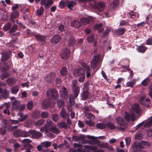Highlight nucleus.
Here are the masks:
<instances>
[{
  "label": "nucleus",
  "instance_id": "1",
  "mask_svg": "<svg viewBox=\"0 0 152 152\" xmlns=\"http://www.w3.org/2000/svg\"><path fill=\"white\" fill-rule=\"evenodd\" d=\"M82 1L86 2L89 1L90 6L94 9L99 10L100 8H103L105 7L104 3L103 2H97L95 0H80Z\"/></svg>",
  "mask_w": 152,
  "mask_h": 152
},
{
  "label": "nucleus",
  "instance_id": "2",
  "mask_svg": "<svg viewBox=\"0 0 152 152\" xmlns=\"http://www.w3.org/2000/svg\"><path fill=\"white\" fill-rule=\"evenodd\" d=\"M11 110H17L20 111H23L25 107L23 104H20L18 101L15 100L12 103Z\"/></svg>",
  "mask_w": 152,
  "mask_h": 152
},
{
  "label": "nucleus",
  "instance_id": "3",
  "mask_svg": "<svg viewBox=\"0 0 152 152\" xmlns=\"http://www.w3.org/2000/svg\"><path fill=\"white\" fill-rule=\"evenodd\" d=\"M11 51L8 49L3 50L1 53V60L2 61L8 60L11 56Z\"/></svg>",
  "mask_w": 152,
  "mask_h": 152
},
{
  "label": "nucleus",
  "instance_id": "4",
  "mask_svg": "<svg viewBox=\"0 0 152 152\" xmlns=\"http://www.w3.org/2000/svg\"><path fill=\"white\" fill-rule=\"evenodd\" d=\"M77 80H74L72 81V89L74 93H75V96L74 98H76L79 92V88L77 86Z\"/></svg>",
  "mask_w": 152,
  "mask_h": 152
},
{
  "label": "nucleus",
  "instance_id": "5",
  "mask_svg": "<svg viewBox=\"0 0 152 152\" xmlns=\"http://www.w3.org/2000/svg\"><path fill=\"white\" fill-rule=\"evenodd\" d=\"M130 111L131 113L134 114V115L136 117V115L140 114L141 112V109L139 104H136L133 105Z\"/></svg>",
  "mask_w": 152,
  "mask_h": 152
},
{
  "label": "nucleus",
  "instance_id": "6",
  "mask_svg": "<svg viewBox=\"0 0 152 152\" xmlns=\"http://www.w3.org/2000/svg\"><path fill=\"white\" fill-rule=\"evenodd\" d=\"M100 56L99 55H95L91 62V67L95 69L96 67L98 64L100 58Z\"/></svg>",
  "mask_w": 152,
  "mask_h": 152
},
{
  "label": "nucleus",
  "instance_id": "7",
  "mask_svg": "<svg viewBox=\"0 0 152 152\" xmlns=\"http://www.w3.org/2000/svg\"><path fill=\"white\" fill-rule=\"evenodd\" d=\"M136 117L134 115V114H132L130 113H129L127 112L125 113L124 115V118L125 120L127 121H129L130 120L132 121H133L135 119Z\"/></svg>",
  "mask_w": 152,
  "mask_h": 152
},
{
  "label": "nucleus",
  "instance_id": "8",
  "mask_svg": "<svg viewBox=\"0 0 152 152\" xmlns=\"http://www.w3.org/2000/svg\"><path fill=\"white\" fill-rule=\"evenodd\" d=\"M60 96L63 99H66L68 98V94L66 88L64 86L62 87L61 90L60 91Z\"/></svg>",
  "mask_w": 152,
  "mask_h": 152
},
{
  "label": "nucleus",
  "instance_id": "9",
  "mask_svg": "<svg viewBox=\"0 0 152 152\" xmlns=\"http://www.w3.org/2000/svg\"><path fill=\"white\" fill-rule=\"evenodd\" d=\"M40 4L42 5H45V7L47 8L49 7L53 4V1L52 0H41Z\"/></svg>",
  "mask_w": 152,
  "mask_h": 152
},
{
  "label": "nucleus",
  "instance_id": "10",
  "mask_svg": "<svg viewBox=\"0 0 152 152\" xmlns=\"http://www.w3.org/2000/svg\"><path fill=\"white\" fill-rule=\"evenodd\" d=\"M69 55V51L67 49L63 50L61 54V58L63 59H66L68 58Z\"/></svg>",
  "mask_w": 152,
  "mask_h": 152
},
{
  "label": "nucleus",
  "instance_id": "11",
  "mask_svg": "<svg viewBox=\"0 0 152 152\" xmlns=\"http://www.w3.org/2000/svg\"><path fill=\"white\" fill-rule=\"evenodd\" d=\"M55 75L54 73H51L46 76L45 78V80L48 82H51L54 79Z\"/></svg>",
  "mask_w": 152,
  "mask_h": 152
},
{
  "label": "nucleus",
  "instance_id": "12",
  "mask_svg": "<svg viewBox=\"0 0 152 152\" xmlns=\"http://www.w3.org/2000/svg\"><path fill=\"white\" fill-rule=\"evenodd\" d=\"M32 132L31 133V137L33 138L38 139L41 135V134L39 132H37L35 130H31Z\"/></svg>",
  "mask_w": 152,
  "mask_h": 152
},
{
  "label": "nucleus",
  "instance_id": "13",
  "mask_svg": "<svg viewBox=\"0 0 152 152\" xmlns=\"http://www.w3.org/2000/svg\"><path fill=\"white\" fill-rule=\"evenodd\" d=\"M115 121L120 126H123L125 125V122L123 118L119 116L115 118Z\"/></svg>",
  "mask_w": 152,
  "mask_h": 152
},
{
  "label": "nucleus",
  "instance_id": "14",
  "mask_svg": "<svg viewBox=\"0 0 152 152\" xmlns=\"http://www.w3.org/2000/svg\"><path fill=\"white\" fill-rule=\"evenodd\" d=\"M50 92L51 95L54 99H57L58 97L57 91L55 89L48 90L47 92Z\"/></svg>",
  "mask_w": 152,
  "mask_h": 152
},
{
  "label": "nucleus",
  "instance_id": "15",
  "mask_svg": "<svg viewBox=\"0 0 152 152\" xmlns=\"http://www.w3.org/2000/svg\"><path fill=\"white\" fill-rule=\"evenodd\" d=\"M132 148L134 150L137 151H140L142 148L140 144L137 142H134L133 143Z\"/></svg>",
  "mask_w": 152,
  "mask_h": 152
},
{
  "label": "nucleus",
  "instance_id": "16",
  "mask_svg": "<svg viewBox=\"0 0 152 152\" xmlns=\"http://www.w3.org/2000/svg\"><path fill=\"white\" fill-rule=\"evenodd\" d=\"M119 4V1L118 0H115L113 3L110 4L109 6V7L110 9H114L116 8Z\"/></svg>",
  "mask_w": 152,
  "mask_h": 152
},
{
  "label": "nucleus",
  "instance_id": "17",
  "mask_svg": "<svg viewBox=\"0 0 152 152\" xmlns=\"http://www.w3.org/2000/svg\"><path fill=\"white\" fill-rule=\"evenodd\" d=\"M60 116L63 118H67L68 117L69 115L66 111V109L63 108L61 109L60 113Z\"/></svg>",
  "mask_w": 152,
  "mask_h": 152
},
{
  "label": "nucleus",
  "instance_id": "18",
  "mask_svg": "<svg viewBox=\"0 0 152 152\" xmlns=\"http://www.w3.org/2000/svg\"><path fill=\"white\" fill-rule=\"evenodd\" d=\"M61 39L60 36L55 35L51 38V42L53 44L59 42Z\"/></svg>",
  "mask_w": 152,
  "mask_h": 152
},
{
  "label": "nucleus",
  "instance_id": "19",
  "mask_svg": "<svg viewBox=\"0 0 152 152\" xmlns=\"http://www.w3.org/2000/svg\"><path fill=\"white\" fill-rule=\"evenodd\" d=\"M6 125H8L9 126H10L12 124H16L18 123L19 121L14 120H10L7 122H4Z\"/></svg>",
  "mask_w": 152,
  "mask_h": 152
},
{
  "label": "nucleus",
  "instance_id": "20",
  "mask_svg": "<svg viewBox=\"0 0 152 152\" xmlns=\"http://www.w3.org/2000/svg\"><path fill=\"white\" fill-rule=\"evenodd\" d=\"M16 80L14 78H9L7 80V82L8 85L12 86L16 82Z\"/></svg>",
  "mask_w": 152,
  "mask_h": 152
},
{
  "label": "nucleus",
  "instance_id": "21",
  "mask_svg": "<svg viewBox=\"0 0 152 152\" xmlns=\"http://www.w3.org/2000/svg\"><path fill=\"white\" fill-rule=\"evenodd\" d=\"M76 74L79 76H81L85 75L84 69L83 68H79L76 71Z\"/></svg>",
  "mask_w": 152,
  "mask_h": 152
},
{
  "label": "nucleus",
  "instance_id": "22",
  "mask_svg": "<svg viewBox=\"0 0 152 152\" xmlns=\"http://www.w3.org/2000/svg\"><path fill=\"white\" fill-rule=\"evenodd\" d=\"M32 132L31 130L28 132L24 131L22 130L21 137H26L28 136L31 137V133Z\"/></svg>",
  "mask_w": 152,
  "mask_h": 152
},
{
  "label": "nucleus",
  "instance_id": "23",
  "mask_svg": "<svg viewBox=\"0 0 152 152\" xmlns=\"http://www.w3.org/2000/svg\"><path fill=\"white\" fill-rule=\"evenodd\" d=\"M42 148H49L51 144V143L49 141H44L41 143Z\"/></svg>",
  "mask_w": 152,
  "mask_h": 152
},
{
  "label": "nucleus",
  "instance_id": "24",
  "mask_svg": "<svg viewBox=\"0 0 152 152\" xmlns=\"http://www.w3.org/2000/svg\"><path fill=\"white\" fill-rule=\"evenodd\" d=\"M2 95L5 99L8 98L9 95V91L6 89H4L2 91Z\"/></svg>",
  "mask_w": 152,
  "mask_h": 152
},
{
  "label": "nucleus",
  "instance_id": "25",
  "mask_svg": "<svg viewBox=\"0 0 152 152\" xmlns=\"http://www.w3.org/2000/svg\"><path fill=\"white\" fill-rule=\"evenodd\" d=\"M71 25L72 26L75 28H78L81 25V24L79 22L76 20H74L72 21L71 23Z\"/></svg>",
  "mask_w": 152,
  "mask_h": 152
},
{
  "label": "nucleus",
  "instance_id": "26",
  "mask_svg": "<svg viewBox=\"0 0 152 152\" xmlns=\"http://www.w3.org/2000/svg\"><path fill=\"white\" fill-rule=\"evenodd\" d=\"M34 36L36 39L37 41H39L41 42L44 41L45 39V37L44 36H41L39 35H34Z\"/></svg>",
  "mask_w": 152,
  "mask_h": 152
},
{
  "label": "nucleus",
  "instance_id": "27",
  "mask_svg": "<svg viewBox=\"0 0 152 152\" xmlns=\"http://www.w3.org/2000/svg\"><path fill=\"white\" fill-rule=\"evenodd\" d=\"M44 11V9L41 6L40 9H38L36 12V15L38 16H40L43 15Z\"/></svg>",
  "mask_w": 152,
  "mask_h": 152
},
{
  "label": "nucleus",
  "instance_id": "28",
  "mask_svg": "<svg viewBox=\"0 0 152 152\" xmlns=\"http://www.w3.org/2000/svg\"><path fill=\"white\" fill-rule=\"evenodd\" d=\"M50 130L51 132L56 134H57L59 132L58 129L56 127L53 126L50 128Z\"/></svg>",
  "mask_w": 152,
  "mask_h": 152
},
{
  "label": "nucleus",
  "instance_id": "29",
  "mask_svg": "<svg viewBox=\"0 0 152 152\" xmlns=\"http://www.w3.org/2000/svg\"><path fill=\"white\" fill-rule=\"evenodd\" d=\"M135 80L133 79L131 81L127 82L126 83V86L129 87H133L135 85Z\"/></svg>",
  "mask_w": 152,
  "mask_h": 152
},
{
  "label": "nucleus",
  "instance_id": "30",
  "mask_svg": "<svg viewBox=\"0 0 152 152\" xmlns=\"http://www.w3.org/2000/svg\"><path fill=\"white\" fill-rule=\"evenodd\" d=\"M85 147H86V148H89L90 149H91L93 150H95V151H94V152H102L103 151V150L102 149H98L96 150L97 148L95 146L91 147L87 145H86Z\"/></svg>",
  "mask_w": 152,
  "mask_h": 152
},
{
  "label": "nucleus",
  "instance_id": "31",
  "mask_svg": "<svg viewBox=\"0 0 152 152\" xmlns=\"http://www.w3.org/2000/svg\"><path fill=\"white\" fill-rule=\"evenodd\" d=\"M85 117L89 119H93L95 118V116L91 113L86 112L85 114Z\"/></svg>",
  "mask_w": 152,
  "mask_h": 152
},
{
  "label": "nucleus",
  "instance_id": "32",
  "mask_svg": "<svg viewBox=\"0 0 152 152\" xmlns=\"http://www.w3.org/2000/svg\"><path fill=\"white\" fill-rule=\"evenodd\" d=\"M150 81V79L148 77H147L144 80L141 82L142 85L144 86H146L148 85Z\"/></svg>",
  "mask_w": 152,
  "mask_h": 152
},
{
  "label": "nucleus",
  "instance_id": "33",
  "mask_svg": "<svg viewBox=\"0 0 152 152\" xmlns=\"http://www.w3.org/2000/svg\"><path fill=\"white\" fill-rule=\"evenodd\" d=\"M22 133V130L20 129H18L16 130L13 133L14 136L16 137H21Z\"/></svg>",
  "mask_w": 152,
  "mask_h": 152
},
{
  "label": "nucleus",
  "instance_id": "34",
  "mask_svg": "<svg viewBox=\"0 0 152 152\" xmlns=\"http://www.w3.org/2000/svg\"><path fill=\"white\" fill-rule=\"evenodd\" d=\"M75 42V41L74 38L72 37H71L69 39L68 45H69L70 46H72L74 44Z\"/></svg>",
  "mask_w": 152,
  "mask_h": 152
},
{
  "label": "nucleus",
  "instance_id": "35",
  "mask_svg": "<svg viewBox=\"0 0 152 152\" xmlns=\"http://www.w3.org/2000/svg\"><path fill=\"white\" fill-rule=\"evenodd\" d=\"M73 140H76V141H79L80 140H82L84 139V137L83 136H79L78 137L76 136H73L72 138Z\"/></svg>",
  "mask_w": 152,
  "mask_h": 152
},
{
  "label": "nucleus",
  "instance_id": "36",
  "mask_svg": "<svg viewBox=\"0 0 152 152\" xmlns=\"http://www.w3.org/2000/svg\"><path fill=\"white\" fill-rule=\"evenodd\" d=\"M88 90L84 91L82 95L83 99L85 100L88 97Z\"/></svg>",
  "mask_w": 152,
  "mask_h": 152
},
{
  "label": "nucleus",
  "instance_id": "37",
  "mask_svg": "<svg viewBox=\"0 0 152 152\" xmlns=\"http://www.w3.org/2000/svg\"><path fill=\"white\" fill-rule=\"evenodd\" d=\"M18 86H15L12 87L11 89V92L13 94L17 93L18 91Z\"/></svg>",
  "mask_w": 152,
  "mask_h": 152
},
{
  "label": "nucleus",
  "instance_id": "38",
  "mask_svg": "<svg viewBox=\"0 0 152 152\" xmlns=\"http://www.w3.org/2000/svg\"><path fill=\"white\" fill-rule=\"evenodd\" d=\"M96 126L98 129H102L106 127V125L103 123H99L97 124Z\"/></svg>",
  "mask_w": 152,
  "mask_h": 152
},
{
  "label": "nucleus",
  "instance_id": "39",
  "mask_svg": "<svg viewBox=\"0 0 152 152\" xmlns=\"http://www.w3.org/2000/svg\"><path fill=\"white\" fill-rule=\"evenodd\" d=\"M60 72L61 75L65 76L68 74V71L66 68L63 67L61 69Z\"/></svg>",
  "mask_w": 152,
  "mask_h": 152
},
{
  "label": "nucleus",
  "instance_id": "40",
  "mask_svg": "<svg viewBox=\"0 0 152 152\" xmlns=\"http://www.w3.org/2000/svg\"><path fill=\"white\" fill-rule=\"evenodd\" d=\"M74 95H70L69 96V102L71 105H73L74 104V99L76 98H74L75 96V93H74Z\"/></svg>",
  "mask_w": 152,
  "mask_h": 152
},
{
  "label": "nucleus",
  "instance_id": "41",
  "mask_svg": "<svg viewBox=\"0 0 152 152\" xmlns=\"http://www.w3.org/2000/svg\"><path fill=\"white\" fill-rule=\"evenodd\" d=\"M125 31V29L124 28H120L118 29L116 33L119 35H121L124 33Z\"/></svg>",
  "mask_w": 152,
  "mask_h": 152
},
{
  "label": "nucleus",
  "instance_id": "42",
  "mask_svg": "<svg viewBox=\"0 0 152 152\" xmlns=\"http://www.w3.org/2000/svg\"><path fill=\"white\" fill-rule=\"evenodd\" d=\"M58 126L59 128H65L66 129L67 128L66 124V123L62 122L58 124Z\"/></svg>",
  "mask_w": 152,
  "mask_h": 152
},
{
  "label": "nucleus",
  "instance_id": "43",
  "mask_svg": "<svg viewBox=\"0 0 152 152\" xmlns=\"http://www.w3.org/2000/svg\"><path fill=\"white\" fill-rule=\"evenodd\" d=\"M106 127H107L108 128L111 129H115V126L113 124L110 123H108L106 124Z\"/></svg>",
  "mask_w": 152,
  "mask_h": 152
},
{
  "label": "nucleus",
  "instance_id": "44",
  "mask_svg": "<svg viewBox=\"0 0 152 152\" xmlns=\"http://www.w3.org/2000/svg\"><path fill=\"white\" fill-rule=\"evenodd\" d=\"M59 118V117L58 115L56 114H52V119L55 122L57 121Z\"/></svg>",
  "mask_w": 152,
  "mask_h": 152
},
{
  "label": "nucleus",
  "instance_id": "45",
  "mask_svg": "<svg viewBox=\"0 0 152 152\" xmlns=\"http://www.w3.org/2000/svg\"><path fill=\"white\" fill-rule=\"evenodd\" d=\"M43 107L46 108L50 106V103L46 100H44L42 104Z\"/></svg>",
  "mask_w": 152,
  "mask_h": 152
},
{
  "label": "nucleus",
  "instance_id": "46",
  "mask_svg": "<svg viewBox=\"0 0 152 152\" xmlns=\"http://www.w3.org/2000/svg\"><path fill=\"white\" fill-rule=\"evenodd\" d=\"M18 15V12L17 11H14L12 13L11 15V18H15Z\"/></svg>",
  "mask_w": 152,
  "mask_h": 152
},
{
  "label": "nucleus",
  "instance_id": "47",
  "mask_svg": "<svg viewBox=\"0 0 152 152\" xmlns=\"http://www.w3.org/2000/svg\"><path fill=\"white\" fill-rule=\"evenodd\" d=\"M75 5V3L73 1H70V2H68L67 4L68 7L71 10L72 9V7Z\"/></svg>",
  "mask_w": 152,
  "mask_h": 152
},
{
  "label": "nucleus",
  "instance_id": "48",
  "mask_svg": "<svg viewBox=\"0 0 152 152\" xmlns=\"http://www.w3.org/2000/svg\"><path fill=\"white\" fill-rule=\"evenodd\" d=\"M9 69V65L5 63L4 64V67L1 68V70L2 72H4Z\"/></svg>",
  "mask_w": 152,
  "mask_h": 152
},
{
  "label": "nucleus",
  "instance_id": "49",
  "mask_svg": "<svg viewBox=\"0 0 152 152\" xmlns=\"http://www.w3.org/2000/svg\"><path fill=\"white\" fill-rule=\"evenodd\" d=\"M80 22L82 24L86 25L89 22V20L87 18H83L81 19Z\"/></svg>",
  "mask_w": 152,
  "mask_h": 152
},
{
  "label": "nucleus",
  "instance_id": "50",
  "mask_svg": "<svg viewBox=\"0 0 152 152\" xmlns=\"http://www.w3.org/2000/svg\"><path fill=\"white\" fill-rule=\"evenodd\" d=\"M11 23H8L4 26L3 27V29L4 31H7L9 29L11 26Z\"/></svg>",
  "mask_w": 152,
  "mask_h": 152
},
{
  "label": "nucleus",
  "instance_id": "51",
  "mask_svg": "<svg viewBox=\"0 0 152 152\" xmlns=\"http://www.w3.org/2000/svg\"><path fill=\"white\" fill-rule=\"evenodd\" d=\"M147 49V48H145L144 46L142 45L140 46L138 48V50L141 53L144 52Z\"/></svg>",
  "mask_w": 152,
  "mask_h": 152
},
{
  "label": "nucleus",
  "instance_id": "52",
  "mask_svg": "<svg viewBox=\"0 0 152 152\" xmlns=\"http://www.w3.org/2000/svg\"><path fill=\"white\" fill-rule=\"evenodd\" d=\"M149 102L150 99H146L145 97H142L141 98L140 103L142 104H144L145 101Z\"/></svg>",
  "mask_w": 152,
  "mask_h": 152
},
{
  "label": "nucleus",
  "instance_id": "53",
  "mask_svg": "<svg viewBox=\"0 0 152 152\" xmlns=\"http://www.w3.org/2000/svg\"><path fill=\"white\" fill-rule=\"evenodd\" d=\"M44 122V121L42 119H40L36 122L35 124L36 126H39L42 125Z\"/></svg>",
  "mask_w": 152,
  "mask_h": 152
},
{
  "label": "nucleus",
  "instance_id": "54",
  "mask_svg": "<svg viewBox=\"0 0 152 152\" xmlns=\"http://www.w3.org/2000/svg\"><path fill=\"white\" fill-rule=\"evenodd\" d=\"M100 147L103 148H107L109 147V146L107 143H103L99 144Z\"/></svg>",
  "mask_w": 152,
  "mask_h": 152
},
{
  "label": "nucleus",
  "instance_id": "55",
  "mask_svg": "<svg viewBox=\"0 0 152 152\" xmlns=\"http://www.w3.org/2000/svg\"><path fill=\"white\" fill-rule=\"evenodd\" d=\"M6 132V130L5 127H3L0 128V133L2 135H4L5 134Z\"/></svg>",
  "mask_w": 152,
  "mask_h": 152
},
{
  "label": "nucleus",
  "instance_id": "56",
  "mask_svg": "<svg viewBox=\"0 0 152 152\" xmlns=\"http://www.w3.org/2000/svg\"><path fill=\"white\" fill-rule=\"evenodd\" d=\"M17 28L18 27L17 25H15L10 31V33L15 32L17 31Z\"/></svg>",
  "mask_w": 152,
  "mask_h": 152
},
{
  "label": "nucleus",
  "instance_id": "57",
  "mask_svg": "<svg viewBox=\"0 0 152 152\" xmlns=\"http://www.w3.org/2000/svg\"><path fill=\"white\" fill-rule=\"evenodd\" d=\"M85 122L88 125L90 126H93L95 124V122L92 121L91 120L86 121Z\"/></svg>",
  "mask_w": 152,
  "mask_h": 152
},
{
  "label": "nucleus",
  "instance_id": "58",
  "mask_svg": "<svg viewBox=\"0 0 152 152\" xmlns=\"http://www.w3.org/2000/svg\"><path fill=\"white\" fill-rule=\"evenodd\" d=\"M28 117L27 115H25L23 116V117H20L18 119V121H19V122H22L24 121L26 118Z\"/></svg>",
  "mask_w": 152,
  "mask_h": 152
},
{
  "label": "nucleus",
  "instance_id": "59",
  "mask_svg": "<svg viewBox=\"0 0 152 152\" xmlns=\"http://www.w3.org/2000/svg\"><path fill=\"white\" fill-rule=\"evenodd\" d=\"M33 107V102L32 101H30L28 102L27 104V108L29 110H31Z\"/></svg>",
  "mask_w": 152,
  "mask_h": 152
},
{
  "label": "nucleus",
  "instance_id": "60",
  "mask_svg": "<svg viewBox=\"0 0 152 152\" xmlns=\"http://www.w3.org/2000/svg\"><path fill=\"white\" fill-rule=\"evenodd\" d=\"M143 135L142 133L137 134L135 136V138L136 140H141L142 139Z\"/></svg>",
  "mask_w": 152,
  "mask_h": 152
},
{
  "label": "nucleus",
  "instance_id": "61",
  "mask_svg": "<svg viewBox=\"0 0 152 152\" xmlns=\"http://www.w3.org/2000/svg\"><path fill=\"white\" fill-rule=\"evenodd\" d=\"M57 104L58 107H61L64 105V102L61 100H58L57 102Z\"/></svg>",
  "mask_w": 152,
  "mask_h": 152
},
{
  "label": "nucleus",
  "instance_id": "62",
  "mask_svg": "<svg viewBox=\"0 0 152 152\" xmlns=\"http://www.w3.org/2000/svg\"><path fill=\"white\" fill-rule=\"evenodd\" d=\"M111 30V28L110 27H107L106 30L103 33V35L104 36H107L108 34H109Z\"/></svg>",
  "mask_w": 152,
  "mask_h": 152
},
{
  "label": "nucleus",
  "instance_id": "63",
  "mask_svg": "<svg viewBox=\"0 0 152 152\" xmlns=\"http://www.w3.org/2000/svg\"><path fill=\"white\" fill-rule=\"evenodd\" d=\"M146 22L148 24H150L151 23V16L148 15L146 18Z\"/></svg>",
  "mask_w": 152,
  "mask_h": 152
},
{
  "label": "nucleus",
  "instance_id": "64",
  "mask_svg": "<svg viewBox=\"0 0 152 152\" xmlns=\"http://www.w3.org/2000/svg\"><path fill=\"white\" fill-rule=\"evenodd\" d=\"M48 115V113L46 112H42L41 114V117L42 118H45L47 117Z\"/></svg>",
  "mask_w": 152,
  "mask_h": 152
}]
</instances>
